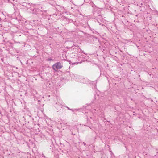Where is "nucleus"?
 Masks as SVG:
<instances>
[{"label":"nucleus","instance_id":"nucleus-1","mask_svg":"<svg viewBox=\"0 0 158 158\" xmlns=\"http://www.w3.org/2000/svg\"><path fill=\"white\" fill-rule=\"evenodd\" d=\"M63 67V65L60 62H57L54 64L53 66V68L54 70L56 69H60Z\"/></svg>","mask_w":158,"mask_h":158},{"label":"nucleus","instance_id":"nucleus-2","mask_svg":"<svg viewBox=\"0 0 158 158\" xmlns=\"http://www.w3.org/2000/svg\"><path fill=\"white\" fill-rule=\"evenodd\" d=\"M48 60H52L50 58H48Z\"/></svg>","mask_w":158,"mask_h":158}]
</instances>
